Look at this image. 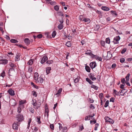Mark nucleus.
<instances>
[{
  "mask_svg": "<svg viewBox=\"0 0 132 132\" xmlns=\"http://www.w3.org/2000/svg\"><path fill=\"white\" fill-rule=\"evenodd\" d=\"M56 35V32L55 31H54L53 32L52 36L53 37H54Z\"/></svg>",
  "mask_w": 132,
  "mask_h": 132,
  "instance_id": "nucleus-34",
  "label": "nucleus"
},
{
  "mask_svg": "<svg viewBox=\"0 0 132 132\" xmlns=\"http://www.w3.org/2000/svg\"><path fill=\"white\" fill-rule=\"evenodd\" d=\"M33 60L30 59L29 60L28 62V63L29 65H31L33 63Z\"/></svg>",
  "mask_w": 132,
  "mask_h": 132,
  "instance_id": "nucleus-31",
  "label": "nucleus"
},
{
  "mask_svg": "<svg viewBox=\"0 0 132 132\" xmlns=\"http://www.w3.org/2000/svg\"><path fill=\"white\" fill-rule=\"evenodd\" d=\"M33 95L34 96H35V97H36L37 96V94L36 93V92L34 91H33L32 92Z\"/></svg>",
  "mask_w": 132,
  "mask_h": 132,
  "instance_id": "nucleus-51",
  "label": "nucleus"
},
{
  "mask_svg": "<svg viewBox=\"0 0 132 132\" xmlns=\"http://www.w3.org/2000/svg\"><path fill=\"white\" fill-rule=\"evenodd\" d=\"M49 112V110L48 109H45V113L47 114V116H48V113Z\"/></svg>",
  "mask_w": 132,
  "mask_h": 132,
  "instance_id": "nucleus-52",
  "label": "nucleus"
},
{
  "mask_svg": "<svg viewBox=\"0 0 132 132\" xmlns=\"http://www.w3.org/2000/svg\"><path fill=\"white\" fill-rule=\"evenodd\" d=\"M48 59L47 57L46 56H44L40 62L42 64H43Z\"/></svg>",
  "mask_w": 132,
  "mask_h": 132,
  "instance_id": "nucleus-9",
  "label": "nucleus"
},
{
  "mask_svg": "<svg viewBox=\"0 0 132 132\" xmlns=\"http://www.w3.org/2000/svg\"><path fill=\"white\" fill-rule=\"evenodd\" d=\"M5 75V71H3L1 74V76L4 77Z\"/></svg>",
  "mask_w": 132,
  "mask_h": 132,
  "instance_id": "nucleus-49",
  "label": "nucleus"
},
{
  "mask_svg": "<svg viewBox=\"0 0 132 132\" xmlns=\"http://www.w3.org/2000/svg\"><path fill=\"white\" fill-rule=\"evenodd\" d=\"M89 76L90 78L93 81H94L96 80V78L94 76V74L92 73H90L89 74Z\"/></svg>",
  "mask_w": 132,
  "mask_h": 132,
  "instance_id": "nucleus-8",
  "label": "nucleus"
},
{
  "mask_svg": "<svg viewBox=\"0 0 132 132\" xmlns=\"http://www.w3.org/2000/svg\"><path fill=\"white\" fill-rule=\"evenodd\" d=\"M91 53V51L90 50H87L85 53L86 54L90 55Z\"/></svg>",
  "mask_w": 132,
  "mask_h": 132,
  "instance_id": "nucleus-27",
  "label": "nucleus"
},
{
  "mask_svg": "<svg viewBox=\"0 0 132 132\" xmlns=\"http://www.w3.org/2000/svg\"><path fill=\"white\" fill-rule=\"evenodd\" d=\"M80 79V77H79L78 76L77 78L75 79L74 80L75 82V83H77L79 81Z\"/></svg>",
  "mask_w": 132,
  "mask_h": 132,
  "instance_id": "nucleus-23",
  "label": "nucleus"
},
{
  "mask_svg": "<svg viewBox=\"0 0 132 132\" xmlns=\"http://www.w3.org/2000/svg\"><path fill=\"white\" fill-rule=\"evenodd\" d=\"M54 8L56 11H58L59 9V7L58 6L56 5L54 7Z\"/></svg>",
  "mask_w": 132,
  "mask_h": 132,
  "instance_id": "nucleus-39",
  "label": "nucleus"
},
{
  "mask_svg": "<svg viewBox=\"0 0 132 132\" xmlns=\"http://www.w3.org/2000/svg\"><path fill=\"white\" fill-rule=\"evenodd\" d=\"M33 69L32 68H29V71L30 72H32Z\"/></svg>",
  "mask_w": 132,
  "mask_h": 132,
  "instance_id": "nucleus-62",
  "label": "nucleus"
},
{
  "mask_svg": "<svg viewBox=\"0 0 132 132\" xmlns=\"http://www.w3.org/2000/svg\"><path fill=\"white\" fill-rule=\"evenodd\" d=\"M52 5H55L56 4V3L54 1H51L50 3Z\"/></svg>",
  "mask_w": 132,
  "mask_h": 132,
  "instance_id": "nucleus-46",
  "label": "nucleus"
},
{
  "mask_svg": "<svg viewBox=\"0 0 132 132\" xmlns=\"http://www.w3.org/2000/svg\"><path fill=\"white\" fill-rule=\"evenodd\" d=\"M99 29V26L98 25H97L95 27V29L96 30H98Z\"/></svg>",
  "mask_w": 132,
  "mask_h": 132,
  "instance_id": "nucleus-61",
  "label": "nucleus"
},
{
  "mask_svg": "<svg viewBox=\"0 0 132 132\" xmlns=\"http://www.w3.org/2000/svg\"><path fill=\"white\" fill-rule=\"evenodd\" d=\"M89 101H90L91 103H93L94 102V100L91 99V98L89 99Z\"/></svg>",
  "mask_w": 132,
  "mask_h": 132,
  "instance_id": "nucleus-64",
  "label": "nucleus"
},
{
  "mask_svg": "<svg viewBox=\"0 0 132 132\" xmlns=\"http://www.w3.org/2000/svg\"><path fill=\"white\" fill-rule=\"evenodd\" d=\"M90 67L93 69L95 68L96 66V64L95 62H91L90 64Z\"/></svg>",
  "mask_w": 132,
  "mask_h": 132,
  "instance_id": "nucleus-11",
  "label": "nucleus"
},
{
  "mask_svg": "<svg viewBox=\"0 0 132 132\" xmlns=\"http://www.w3.org/2000/svg\"><path fill=\"white\" fill-rule=\"evenodd\" d=\"M62 88L59 89L58 90L57 93L55 94V95H56L57 97L59 96L62 91Z\"/></svg>",
  "mask_w": 132,
  "mask_h": 132,
  "instance_id": "nucleus-13",
  "label": "nucleus"
},
{
  "mask_svg": "<svg viewBox=\"0 0 132 132\" xmlns=\"http://www.w3.org/2000/svg\"><path fill=\"white\" fill-rule=\"evenodd\" d=\"M10 41L11 43H16L18 42L16 40L14 39H11Z\"/></svg>",
  "mask_w": 132,
  "mask_h": 132,
  "instance_id": "nucleus-28",
  "label": "nucleus"
},
{
  "mask_svg": "<svg viewBox=\"0 0 132 132\" xmlns=\"http://www.w3.org/2000/svg\"><path fill=\"white\" fill-rule=\"evenodd\" d=\"M25 102V101H23L22 100H21L19 101V104L20 106H21L23 104H24Z\"/></svg>",
  "mask_w": 132,
  "mask_h": 132,
  "instance_id": "nucleus-33",
  "label": "nucleus"
},
{
  "mask_svg": "<svg viewBox=\"0 0 132 132\" xmlns=\"http://www.w3.org/2000/svg\"><path fill=\"white\" fill-rule=\"evenodd\" d=\"M24 41L26 44L28 45L30 44V40L28 38H26L24 39Z\"/></svg>",
  "mask_w": 132,
  "mask_h": 132,
  "instance_id": "nucleus-16",
  "label": "nucleus"
},
{
  "mask_svg": "<svg viewBox=\"0 0 132 132\" xmlns=\"http://www.w3.org/2000/svg\"><path fill=\"white\" fill-rule=\"evenodd\" d=\"M66 45L68 47H69L71 46V43L70 42H67L66 43Z\"/></svg>",
  "mask_w": 132,
  "mask_h": 132,
  "instance_id": "nucleus-36",
  "label": "nucleus"
},
{
  "mask_svg": "<svg viewBox=\"0 0 132 132\" xmlns=\"http://www.w3.org/2000/svg\"><path fill=\"white\" fill-rule=\"evenodd\" d=\"M85 69L88 72H90V69L88 65H86L85 67Z\"/></svg>",
  "mask_w": 132,
  "mask_h": 132,
  "instance_id": "nucleus-20",
  "label": "nucleus"
},
{
  "mask_svg": "<svg viewBox=\"0 0 132 132\" xmlns=\"http://www.w3.org/2000/svg\"><path fill=\"white\" fill-rule=\"evenodd\" d=\"M121 82L122 84H125V83L126 82H125V78H123L122 79H121Z\"/></svg>",
  "mask_w": 132,
  "mask_h": 132,
  "instance_id": "nucleus-48",
  "label": "nucleus"
},
{
  "mask_svg": "<svg viewBox=\"0 0 132 132\" xmlns=\"http://www.w3.org/2000/svg\"><path fill=\"white\" fill-rule=\"evenodd\" d=\"M99 126V124L98 123H96L95 125V126L94 127V130H97V127Z\"/></svg>",
  "mask_w": 132,
  "mask_h": 132,
  "instance_id": "nucleus-37",
  "label": "nucleus"
},
{
  "mask_svg": "<svg viewBox=\"0 0 132 132\" xmlns=\"http://www.w3.org/2000/svg\"><path fill=\"white\" fill-rule=\"evenodd\" d=\"M20 107L21 106H20L18 107V112L19 113H20L21 111V109Z\"/></svg>",
  "mask_w": 132,
  "mask_h": 132,
  "instance_id": "nucleus-50",
  "label": "nucleus"
},
{
  "mask_svg": "<svg viewBox=\"0 0 132 132\" xmlns=\"http://www.w3.org/2000/svg\"><path fill=\"white\" fill-rule=\"evenodd\" d=\"M95 59L99 61H101L102 60V59L101 57L97 56H96Z\"/></svg>",
  "mask_w": 132,
  "mask_h": 132,
  "instance_id": "nucleus-25",
  "label": "nucleus"
},
{
  "mask_svg": "<svg viewBox=\"0 0 132 132\" xmlns=\"http://www.w3.org/2000/svg\"><path fill=\"white\" fill-rule=\"evenodd\" d=\"M20 55L19 54H17L15 57V61H18L20 60Z\"/></svg>",
  "mask_w": 132,
  "mask_h": 132,
  "instance_id": "nucleus-15",
  "label": "nucleus"
},
{
  "mask_svg": "<svg viewBox=\"0 0 132 132\" xmlns=\"http://www.w3.org/2000/svg\"><path fill=\"white\" fill-rule=\"evenodd\" d=\"M127 92V90L126 89H123L119 91V92H117L116 91V95H123Z\"/></svg>",
  "mask_w": 132,
  "mask_h": 132,
  "instance_id": "nucleus-3",
  "label": "nucleus"
},
{
  "mask_svg": "<svg viewBox=\"0 0 132 132\" xmlns=\"http://www.w3.org/2000/svg\"><path fill=\"white\" fill-rule=\"evenodd\" d=\"M109 104V101L108 100H107L106 101L104 105V106L105 108H106L107 107V106H108Z\"/></svg>",
  "mask_w": 132,
  "mask_h": 132,
  "instance_id": "nucleus-29",
  "label": "nucleus"
},
{
  "mask_svg": "<svg viewBox=\"0 0 132 132\" xmlns=\"http://www.w3.org/2000/svg\"><path fill=\"white\" fill-rule=\"evenodd\" d=\"M105 119L106 122H109L111 123H113L114 122L112 119L108 117H106L105 118Z\"/></svg>",
  "mask_w": 132,
  "mask_h": 132,
  "instance_id": "nucleus-5",
  "label": "nucleus"
},
{
  "mask_svg": "<svg viewBox=\"0 0 132 132\" xmlns=\"http://www.w3.org/2000/svg\"><path fill=\"white\" fill-rule=\"evenodd\" d=\"M84 129V127L83 125L79 127V130L82 131Z\"/></svg>",
  "mask_w": 132,
  "mask_h": 132,
  "instance_id": "nucleus-60",
  "label": "nucleus"
},
{
  "mask_svg": "<svg viewBox=\"0 0 132 132\" xmlns=\"http://www.w3.org/2000/svg\"><path fill=\"white\" fill-rule=\"evenodd\" d=\"M105 41L106 43H107L109 44L110 43V40L109 38H106Z\"/></svg>",
  "mask_w": 132,
  "mask_h": 132,
  "instance_id": "nucleus-35",
  "label": "nucleus"
},
{
  "mask_svg": "<svg viewBox=\"0 0 132 132\" xmlns=\"http://www.w3.org/2000/svg\"><path fill=\"white\" fill-rule=\"evenodd\" d=\"M31 118H29L28 121V127L29 128L30 127V124L31 123Z\"/></svg>",
  "mask_w": 132,
  "mask_h": 132,
  "instance_id": "nucleus-42",
  "label": "nucleus"
},
{
  "mask_svg": "<svg viewBox=\"0 0 132 132\" xmlns=\"http://www.w3.org/2000/svg\"><path fill=\"white\" fill-rule=\"evenodd\" d=\"M120 39V38L119 36H116V44L119 43L118 41Z\"/></svg>",
  "mask_w": 132,
  "mask_h": 132,
  "instance_id": "nucleus-22",
  "label": "nucleus"
},
{
  "mask_svg": "<svg viewBox=\"0 0 132 132\" xmlns=\"http://www.w3.org/2000/svg\"><path fill=\"white\" fill-rule=\"evenodd\" d=\"M36 118V121L38 124H40L41 123V121H40V117H37Z\"/></svg>",
  "mask_w": 132,
  "mask_h": 132,
  "instance_id": "nucleus-24",
  "label": "nucleus"
},
{
  "mask_svg": "<svg viewBox=\"0 0 132 132\" xmlns=\"http://www.w3.org/2000/svg\"><path fill=\"white\" fill-rule=\"evenodd\" d=\"M90 119V117L89 116H86L85 118V120L86 121Z\"/></svg>",
  "mask_w": 132,
  "mask_h": 132,
  "instance_id": "nucleus-44",
  "label": "nucleus"
},
{
  "mask_svg": "<svg viewBox=\"0 0 132 132\" xmlns=\"http://www.w3.org/2000/svg\"><path fill=\"white\" fill-rule=\"evenodd\" d=\"M51 70V68L50 67H48L46 68V72L47 75L50 72V71Z\"/></svg>",
  "mask_w": 132,
  "mask_h": 132,
  "instance_id": "nucleus-17",
  "label": "nucleus"
},
{
  "mask_svg": "<svg viewBox=\"0 0 132 132\" xmlns=\"http://www.w3.org/2000/svg\"><path fill=\"white\" fill-rule=\"evenodd\" d=\"M101 9L102 10L106 11H108L110 10L109 7L105 6H102L101 7Z\"/></svg>",
  "mask_w": 132,
  "mask_h": 132,
  "instance_id": "nucleus-14",
  "label": "nucleus"
},
{
  "mask_svg": "<svg viewBox=\"0 0 132 132\" xmlns=\"http://www.w3.org/2000/svg\"><path fill=\"white\" fill-rule=\"evenodd\" d=\"M101 44L102 46H104L105 44V42L103 41H101Z\"/></svg>",
  "mask_w": 132,
  "mask_h": 132,
  "instance_id": "nucleus-41",
  "label": "nucleus"
},
{
  "mask_svg": "<svg viewBox=\"0 0 132 132\" xmlns=\"http://www.w3.org/2000/svg\"><path fill=\"white\" fill-rule=\"evenodd\" d=\"M8 60L6 59H1L0 60V64H7Z\"/></svg>",
  "mask_w": 132,
  "mask_h": 132,
  "instance_id": "nucleus-12",
  "label": "nucleus"
},
{
  "mask_svg": "<svg viewBox=\"0 0 132 132\" xmlns=\"http://www.w3.org/2000/svg\"><path fill=\"white\" fill-rule=\"evenodd\" d=\"M18 122L17 123H14L12 127L13 129L15 130H18V125L19 124Z\"/></svg>",
  "mask_w": 132,
  "mask_h": 132,
  "instance_id": "nucleus-7",
  "label": "nucleus"
},
{
  "mask_svg": "<svg viewBox=\"0 0 132 132\" xmlns=\"http://www.w3.org/2000/svg\"><path fill=\"white\" fill-rule=\"evenodd\" d=\"M8 92L11 96H13L15 95L14 91L11 89H10Z\"/></svg>",
  "mask_w": 132,
  "mask_h": 132,
  "instance_id": "nucleus-10",
  "label": "nucleus"
},
{
  "mask_svg": "<svg viewBox=\"0 0 132 132\" xmlns=\"http://www.w3.org/2000/svg\"><path fill=\"white\" fill-rule=\"evenodd\" d=\"M114 98L113 97H112L110 98V102H113L114 101Z\"/></svg>",
  "mask_w": 132,
  "mask_h": 132,
  "instance_id": "nucleus-55",
  "label": "nucleus"
},
{
  "mask_svg": "<svg viewBox=\"0 0 132 132\" xmlns=\"http://www.w3.org/2000/svg\"><path fill=\"white\" fill-rule=\"evenodd\" d=\"M90 109H94L95 108V106L93 105V104H91L90 106Z\"/></svg>",
  "mask_w": 132,
  "mask_h": 132,
  "instance_id": "nucleus-53",
  "label": "nucleus"
},
{
  "mask_svg": "<svg viewBox=\"0 0 132 132\" xmlns=\"http://www.w3.org/2000/svg\"><path fill=\"white\" fill-rule=\"evenodd\" d=\"M17 123L22 121L23 119V116L21 114H18L17 115Z\"/></svg>",
  "mask_w": 132,
  "mask_h": 132,
  "instance_id": "nucleus-4",
  "label": "nucleus"
},
{
  "mask_svg": "<svg viewBox=\"0 0 132 132\" xmlns=\"http://www.w3.org/2000/svg\"><path fill=\"white\" fill-rule=\"evenodd\" d=\"M34 76L35 82L37 83H42L43 82V79L41 77L38 78V73L36 72L34 74Z\"/></svg>",
  "mask_w": 132,
  "mask_h": 132,
  "instance_id": "nucleus-1",
  "label": "nucleus"
},
{
  "mask_svg": "<svg viewBox=\"0 0 132 132\" xmlns=\"http://www.w3.org/2000/svg\"><path fill=\"white\" fill-rule=\"evenodd\" d=\"M127 49L126 48H124L121 51V53L122 54L124 53L126 51Z\"/></svg>",
  "mask_w": 132,
  "mask_h": 132,
  "instance_id": "nucleus-43",
  "label": "nucleus"
},
{
  "mask_svg": "<svg viewBox=\"0 0 132 132\" xmlns=\"http://www.w3.org/2000/svg\"><path fill=\"white\" fill-rule=\"evenodd\" d=\"M82 20L85 22H87L88 23H90V20L88 18H84Z\"/></svg>",
  "mask_w": 132,
  "mask_h": 132,
  "instance_id": "nucleus-18",
  "label": "nucleus"
},
{
  "mask_svg": "<svg viewBox=\"0 0 132 132\" xmlns=\"http://www.w3.org/2000/svg\"><path fill=\"white\" fill-rule=\"evenodd\" d=\"M90 56L93 58H95L96 55H94L93 54L91 53L90 54Z\"/></svg>",
  "mask_w": 132,
  "mask_h": 132,
  "instance_id": "nucleus-58",
  "label": "nucleus"
},
{
  "mask_svg": "<svg viewBox=\"0 0 132 132\" xmlns=\"http://www.w3.org/2000/svg\"><path fill=\"white\" fill-rule=\"evenodd\" d=\"M103 94L102 93H100L99 94V96L100 98L102 99Z\"/></svg>",
  "mask_w": 132,
  "mask_h": 132,
  "instance_id": "nucleus-59",
  "label": "nucleus"
},
{
  "mask_svg": "<svg viewBox=\"0 0 132 132\" xmlns=\"http://www.w3.org/2000/svg\"><path fill=\"white\" fill-rule=\"evenodd\" d=\"M14 69L13 68H10L9 70V74L10 76H12V74L14 73Z\"/></svg>",
  "mask_w": 132,
  "mask_h": 132,
  "instance_id": "nucleus-6",
  "label": "nucleus"
},
{
  "mask_svg": "<svg viewBox=\"0 0 132 132\" xmlns=\"http://www.w3.org/2000/svg\"><path fill=\"white\" fill-rule=\"evenodd\" d=\"M130 74L128 73L126 77V79L127 81H128L129 79V77L130 76Z\"/></svg>",
  "mask_w": 132,
  "mask_h": 132,
  "instance_id": "nucleus-32",
  "label": "nucleus"
},
{
  "mask_svg": "<svg viewBox=\"0 0 132 132\" xmlns=\"http://www.w3.org/2000/svg\"><path fill=\"white\" fill-rule=\"evenodd\" d=\"M32 103L34 108L37 109L40 107L41 105V102L39 101H37L35 99H33L32 101Z\"/></svg>",
  "mask_w": 132,
  "mask_h": 132,
  "instance_id": "nucleus-2",
  "label": "nucleus"
},
{
  "mask_svg": "<svg viewBox=\"0 0 132 132\" xmlns=\"http://www.w3.org/2000/svg\"><path fill=\"white\" fill-rule=\"evenodd\" d=\"M42 37V35L41 34H39L37 36V37L39 38H41Z\"/></svg>",
  "mask_w": 132,
  "mask_h": 132,
  "instance_id": "nucleus-57",
  "label": "nucleus"
},
{
  "mask_svg": "<svg viewBox=\"0 0 132 132\" xmlns=\"http://www.w3.org/2000/svg\"><path fill=\"white\" fill-rule=\"evenodd\" d=\"M90 123L91 124H94L96 123V121L95 120V119L94 120L92 121V120H90Z\"/></svg>",
  "mask_w": 132,
  "mask_h": 132,
  "instance_id": "nucleus-45",
  "label": "nucleus"
},
{
  "mask_svg": "<svg viewBox=\"0 0 132 132\" xmlns=\"http://www.w3.org/2000/svg\"><path fill=\"white\" fill-rule=\"evenodd\" d=\"M124 85H125V84H122L120 85V87L121 89H124Z\"/></svg>",
  "mask_w": 132,
  "mask_h": 132,
  "instance_id": "nucleus-56",
  "label": "nucleus"
},
{
  "mask_svg": "<svg viewBox=\"0 0 132 132\" xmlns=\"http://www.w3.org/2000/svg\"><path fill=\"white\" fill-rule=\"evenodd\" d=\"M58 14L59 16H64V14L62 12H58Z\"/></svg>",
  "mask_w": 132,
  "mask_h": 132,
  "instance_id": "nucleus-38",
  "label": "nucleus"
},
{
  "mask_svg": "<svg viewBox=\"0 0 132 132\" xmlns=\"http://www.w3.org/2000/svg\"><path fill=\"white\" fill-rule=\"evenodd\" d=\"M30 111L32 113H34V109L32 108H31L29 109Z\"/></svg>",
  "mask_w": 132,
  "mask_h": 132,
  "instance_id": "nucleus-54",
  "label": "nucleus"
},
{
  "mask_svg": "<svg viewBox=\"0 0 132 132\" xmlns=\"http://www.w3.org/2000/svg\"><path fill=\"white\" fill-rule=\"evenodd\" d=\"M91 87L96 90H97L98 88V87L97 86L94 85H92Z\"/></svg>",
  "mask_w": 132,
  "mask_h": 132,
  "instance_id": "nucleus-26",
  "label": "nucleus"
},
{
  "mask_svg": "<svg viewBox=\"0 0 132 132\" xmlns=\"http://www.w3.org/2000/svg\"><path fill=\"white\" fill-rule=\"evenodd\" d=\"M86 81L88 82L90 84L92 85L93 82H92L88 78H87L86 79Z\"/></svg>",
  "mask_w": 132,
  "mask_h": 132,
  "instance_id": "nucleus-19",
  "label": "nucleus"
},
{
  "mask_svg": "<svg viewBox=\"0 0 132 132\" xmlns=\"http://www.w3.org/2000/svg\"><path fill=\"white\" fill-rule=\"evenodd\" d=\"M52 61H48L46 62V63H47L48 64H50L52 63Z\"/></svg>",
  "mask_w": 132,
  "mask_h": 132,
  "instance_id": "nucleus-63",
  "label": "nucleus"
},
{
  "mask_svg": "<svg viewBox=\"0 0 132 132\" xmlns=\"http://www.w3.org/2000/svg\"><path fill=\"white\" fill-rule=\"evenodd\" d=\"M50 127L52 130H54V126L53 124H50Z\"/></svg>",
  "mask_w": 132,
  "mask_h": 132,
  "instance_id": "nucleus-40",
  "label": "nucleus"
},
{
  "mask_svg": "<svg viewBox=\"0 0 132 132\" xmlns=\"http://www.w3.org/2000/svg\"><path fill=\"white\" fill-rule=\"evenodd\" d=\"M9 64L10 66L12 68H15L16 67V65L12 62H9Z\"/></svg>",
  "mask_w": 132,
  "mask_h": 132,
  "instance_id": "nucleus-21",
  "label": "nucleus"
},
{
  "mask_svg": "<svg viewBox=\"0 0 132 132\" xmlns=\"http://www.w3.org/2000/svg\"><path fill=\"white\" fill-rule=\"evenodd\" d=\"M125 61V59L123 58H121L120 59V61L121 63Z\"/></svg>",
  "mask_w": 132,
  "mask_h": 132,
  "instance_id": "nucleus-47",
  "label": "nucleus"
},
{
  "mask_svg": "<svg viewBox=\"0 0 132 132\" xmlns=\"http://www.w3.org/2000/svg\"><path fill=\"white\" fill-rule=\"evenodd\" d=\"M63 25L62 24H59L58 26V29L60 30L62 29L63 28Z\"/></svg>",
  "mask_w": 132,
  "mask_h": 132,
  "instance_id": "nucleus-30",
  "label": "nucleus"
}]
</instances>
